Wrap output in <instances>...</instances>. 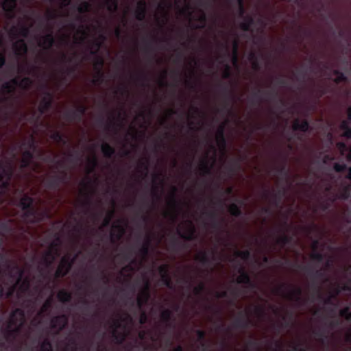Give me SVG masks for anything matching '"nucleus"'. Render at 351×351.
Wrapping results in <instances>:
<instances>
[{
  "instance_id": "f257e3e1",
  "label": "nucleus",
  "mask_w": 351,
  "mask_h": 351,
  "mask_svg": "<svg viewBox=\"0 0 351 351\" xmlns=\"http://www.w3.org/2000/svg\"><path fill=\"white\" fill-rule=\"evenodd\" d=\"M19 206L23 210L21 218L26 224H37L41 223L45 217H49L47 212H38L34 206V198L25 194L19 201Z\"/></svg>"
},
{
  "instance_id": "f03ea898",
  "label": "nucleus",
  "mask_w": 351,
  "mask_h": 351,
  "mask_svg": "<svg viewBox=\"0 0 351 351\" xmlns=\"http://www.w3.org/2000/svg\"><path fill=\"white\" fill-rule=\"evenodd\" d=\"M25 320V313L23 309L17 308L13 310L10 316V319L5 330V339H14L21 332Z\"/></svg>"
},
{
  "instance_id": "7ed1b4c3",
  "label": "nucleus",
  "mask_w": 351,
  "mask_h": 351,
  "mask_svg": "<svg viewBox=\"0 0 351 351\" xmlns=\"http://www.w3.org/2000/svg\"><path fill=\"white\" fill-rule=\"evenodd\" d=\"M13 176L12 166L5 167L0 162V205L3 203V197L10 190L11 180Z\"/></svg>"
},
{
  "instance_id": "20e7f679",
  "label": "nucleus",
  "mask_w": 351,
  "mask_h": 351,
  "mask_svg": "<svg viewBox=\"0 0 351 351\" xmlns=\"http://www.w3.org/2000/svg\"><path fill=\"white\" fill-rule=\"evenodd\" d=\"M68 179L66 171L62 170L59 173H56L46 178L44 184L49 190L57 191L60 189L62 184L67 183Z\"/></svg>"
},
{
  "instance_id": "39448f33",
  "label": "nucleus",
  "mask_w": 351,
  "mask_h": 351,
  "mask_svg": "<svg viewBox=\"0 0 351 351\" xmlns=\"http://www.w3.org/2000/svg\"><path fill=\"white\" fill-rule=\"evenodd\" d=\"M287 287L286 284H281L274 290V293L276 295L283 294L287 298L291 300L300 302L302 294V289L300 287L289 285L291 289L286 293H285V289Z\"/></svg>"
},
{
  "instance_id": "423d86ee",
  "label": "nucleus",
  "mask_w": 351,
  "mask_h": 351,
  "mask_svg": "<svg viewBox=\"0 0 351 351\" xmlns=\"http://www.w3.org/2000/svg\"><path fill=\"white\" fill-rule=\"evenodd\" d=\"M13 268L17 270L18 278L15 285H16V287H19L17 295L18 297L20 298L21 294H25L29 292L31 287V282L29 278L27 277L23 278V276L24 274L23 269L19 268L17 265H14Z\"/></svg>"
},
{
  "instance_id": "0eeeda50",
  "label": "nucleus",
  "mask_w": 351,
  "mask_h": 351,
  "mask_svg": "<svg viewBox=\"0 0 351 351\" xmlns=\"http://www.w3.org/2000/svg\"><path fill=\"white\" fill-rule=\"evenodd\" d=\"M104 64V59L96 55L95 69L96 70V76L92 80L93 84H101L104 81V73L102 71V67Z\"/></svg>"
},
{
  "instance_id": "6e6552de",
  "label": "nucleus",
  "mask_w": 351,
  "mask_h": 351,
  "mask_svg": "<svg viewBox=\"0 0 351 351\" xmlns=\"http://www.w3.org/2000/svg\"><path fill=\"white\" fill-rule=\"evenodd\" d=\"M53 103V95L52 94L47 90L44 92V97L42 98L40 105L38 106V111L40 115L46 113L52 106Z\"/></svg>"
},
{
  "instance_id": "1a4fd4ad",
  "label": "nucleus",
  "mask_w": 351,
  "mask_h": 351,
  "mask_svg": "<svg viewBox=\"0 0 351 351\" xmlns=\"http://www.w3.org/2000/svg\"><path fill=\"white\" fill-rule=\"evenodd\" d=\"M253 325L252 321L249 318L247 313L241 311L239 316L234 319L233 326L236 328L247 329Z\"/></svg>"
},
{
  "instance_id": "9d476101",
  "label": "nucleus",
  "mask_w": 351,
  "mask_h": 351,
  "mask_svg": "<svg viewBox=\"0 0 351 351\" xmlns=\"http://www.w3.org/2000/svg\"><path fill=\"white\" fill-rule=\"evenodd\" d=\"M68 323V317L65 314H62L53 317L51 319V328L57 329L58 332L62 330Z\"/></svg>"
},
{
  "instance_id": "9b49d317",
  "label": "nucleus",
  "mask_w": 351,
  "mask_h": 351,
  "mask_svg": "<svg viewBox=\"0 0 351 351\" xmlns=\"http://www.w3.org/2000/svg\"><path fill=\"white\" fill-rule=\"evenodd\" d=\"M121 221L119 220L117 223L112 226V230L110 232V240L112 243H116L119 241L125 233V228L121 224Z\"/></svg>"
},
{
  "instance_id": "f8f14e48",
  "label": "nucleus",
  "mask_w": 351,
  "mask_h": 351,
  "mask_svg": "<svg viewBox=\"0 0 351 351\" xmlns=\"http://www.w3.org/2000/svg\"><path fill=\"white\" fill-rule=\"evenodd\" d=\"M13 50L18 58L25 57L28 52V47L24 39H19L13 44Z\"/></svg>"
},
{
  "instance_id": "ddd939ff",
  "label": "nucleus",
  "mask_w": 351,
  "mask_h": 351,
  "mask_svg": "<svg viewBox=\"0 0 351 351\" xmlns=\"http://www.w3.org/2000/svg\"><path fill=\"white\" fill-rule=\"evenodd\" d=\"M238 271L240 276L237 278V283L246 284L251 288L256 287V285L252 281L250 276L243 267H240Z\"/></svg>"
},
{
  "instance_id": "4468645a",
  "label": "nucleus",
  "mask_w": 351,
  "mask_h": 351,
  "mask_svg": "<svg viewBox=\"0 0 351 351\" xmlns=\"http://www.w3.org/2000/svg\"><path fill=\"white\" fill-rule=\"evenodd\" d=\"M298 267L305 271L313 280L326 278L325 271L323 269L313 270L309 266L298 265Z\"/></svg>"
},
{
  "instance_id": "2eb2a0df",
  "label": "nucleus",
  "mask_w": 351,
  "mask_h": 351,
  "mask_svg": "<svg viewBox=\"0 0 351 351\" xmlns=\"http://www.w3.org/2000/svg\"><path fill=\"white\" fill-rule=\"evenodd\" d=\"M42 40H39L38 46L45 50H49L55 44V38L51 32L43 36Z\"/></svg>"
},
{
  "instance_id": "dca6fc26",
  "label": "nucleus",
  "mask_w": 351,
  "mask_h": 351,
  "mask_svg": "<svg viewBox=\"0 0 351 351\" xmlns=\"http://www.w3.org/2000/svg\"><path fill=\"white\" fill-rule=\"evenodd\" d=\"M34 153L30 149H25L23 152V157L21 161V168L22 169L29 168L33 162Z\"/></svg>"
},
{
  "instance_id": "f3484780",
  "label": "nucleus",
  "mask_w": 351,
  "mask_h": 351,
  "mask_svg": "<svg viewBox=\"0 0 351 351\" xmlns=\"http://www.w3.org/2000/svg\"><path fill=\"white\" fill-rule=\"evenodd\" d=\"M203 214L212 220V227L213 228H221L223 226L225 219L224 218H221L220 220H219L218 215L216 211H204Z\"/></svg>"
},
{
  "instance_id": "a211bd4d",
  "label": "nucleus",
  "mask_w": 351,
  "mask_h": 351,
  "mask_svg": "<svg viewBox=\"0 0 351 351\" xmlns=\"http://www.w3.org/2000/svg\"><path fill=\"white\" fill-rule=\"evenodd\" d=\"M112 335L114 341L118 344H121L125 338V335L117 332V329L121 327V321L119 319H114L112 322Z\"/></svg>"
},
{
  "instance_id": "6ab92c4d",
  "label": "nucleus",
  "mask_w": 351,
  "mask_h": 351,
  "mask_svg": "<svg viewBox=\"0 0 351 351\" xmlns=\"http://www.w3.org/2000/svg\"><path fill=\"white\" fill-rule=\"evenodd\" d=\"M147 14V4L145 0H140L135 10V17L139 21L145 20Z\"/></svg>"
},
{
  "instance_id": "aec40b11",
  "label": "nucleus",
  "mask_w": 351,
  "mask_h": 351,
  "mask_svg": "<svg viewBox=\"0 0 351 351\" xmlns=\"http://www.w3.org/2000/svg\"><path fill=\"white\" fill-rule=\"evenodd\" d=\"M225 127L226 124L222 123L221 124L217 130L216 134V138L218 145L221 147L222 149H225L226 147V139L225 137Z\"/></svg>"
},
{
  "instance_id": "412c9836",
  "label": "nucleus",
  "mask_w": 351,
  "mask_h": 351,
  "mask_svg": "<svg viewBox=\"0 0 351 351\" xmlns=\"http://www.w3.org/2000/svg\"><path fill=\"white\" fill-rule=\"evenodd\" d=\"M263 95L270 99L277 97V93L274 90L265 91L261 88H256L255 92L253 93V99H257L258 103H261L263 100L261 97Z\"/></svg>"
},
{
  "instance_id": "4be33fe9",
  "label": "nucleus",
  "mask_w": 351,
  "mask_h": 351,
  "mask_svg": "<svg viewBox=\"0 0 351 351\" xmlns=\"http://www.w3.org/2000/svg\"><path fill=\"white\" fill-rule=\"evenodd\" d=\"M292 129L294 131H301L303 132H308L310 129L309 122L306 119L300 121V120L297 119L293 122Z\"/></svg>"
},
{
  "instance_id": "5701e85b",
  "label": "nucleus",
  "mask_w": 351,
  "mask_h": 351,
  "mask_svg": "<svg viewBox=\"0 0 351 351\" xmlns=\"http://www.w3.org/2000/svg\"><path fill=\"white\" fill-rule=\"evenodd\" d=\"M189 223H190L191 228H190L189 230L188 231V232L185 233V232H183L182 231H181L180 229H177V234L180 238H182L186 241H193L195 239V229L194 226H193L191 221H189Z\"/></svg>"
},
{
  "instance_id": "b1692460",
  "label": "nucleus",
  "mask_w": 351,
  "mask_h": 351,
  "mask_svg": "<svg viewBox=\"0 0 351 351\" xmlns=\"http://www.w3.org/2000/svg\"><path fill=\"white\" fill-rule=\"evenodd\" d=\"M16 5V0H4L2 3V8L7 14L13 16Z\"/></svg>"
},
{
  "instance_id": "393cba45",
  "label": "nucleus",
  "mask_w": 351,
  "mask_h": 351,
  "mask_svg": "<svg viewBox=\"0 0 351 351\" xmlns=\"http://www.w3.org/2000/svg\"><path fill=\"white\" fill-rule=\"evenodd\" d=\"M12 222V220L11 219L8 221L0 222V236L4 237L14 232V228L11 225Z\"/></svg>"
},
{
  "instance_id": "a878e982",
  "label": "nucleus",
  "mask_w": 351,
  "mask_h": 351,
  "mask_svg": "<svg viewBox=\"0 0 351 351\" xmlns=\"http://www.w3.org/2000/svg\"><path fill=\"white\" fill-rule=\"evenodd\" d=\"M178 188L175 186H172L171 193L169 195V204L176 208L180 206L181 202L177 198Z\"/></svg>"
},
{
  "instance_id": "bb28decb",
  "label": "nucleus",
  "mask_w": 351,
  "mask_h": 351,
  "mask_svg": "<svg viewBox=\"0 0 351 351\" xmlns=\"http://www.w3.org/2000/svg\"><path fill=\"white\" fill-rule=\"evenodd\" d=\"M162 321L167 324L168 326H171L173 322L174 321L173 315L172 311L169 309H165L162 311L160 314Z\"/></svg>"
},
{
  "instance_id": "cd10ccee",
  "label": "nucleus",
  "mask_w": 351,
  "mask_h": 351,
  "mask_svg": "<svg viewBox=\"0 0 351 351\" xmlns=\"http://www.w3.org/2000/svg\"><path fill=\"white\" fill-rule=\"evenodd\" d=\"M73 262L74 259H71L69 256H64L61 258L58 267L69 272Z\"/></svg>"
},
{
  "instance_id": "c85d7f7f",
  "label": "nucleus",
  "mask_w": 351,
  "mask_h": 351,
  "mask_svg": "<svg viewBox=\"0 0 351 351\" xmlns=\"http://www.w3.org/2000/svg\"><path fill=\"white\" fill-rule=\"evenodd\" d=\"M101 149L106 158H112L115 154V149L108 143H104L101 145Z\"/></svg>"
},
{
  "instance_id": "c756f323",
  "label": "nucleus",
  "mask_w": 351,
  "mask_h": 351,
  "mask_svg": "<svg viewBox=\"0 0 351 351\" xmlns=\"http://www.w3.org/2000/svg\"><path fill=\"white\" fill-rule=\"evenodd\" d=\"M151 237L149 235L147 236L145 241L143 243L142 246L139 249V254L143 258H145L148 256L149 252V247L151 245Z\"/></svg>"
},
{
  "instance_id": "7c9ffc66",
  "label": "nucleus",
  "mask_w": 351,
  "mask_h": 351,
  "mask_svg": "<svg viewBox=\"0 0 351 351\" xmlns=\"http://www.w3.org/2000/svg\"><path fill=\"white\" fill-rule=\"evenodd\" d=\"M19 72H25L27 74H33L36 75L39 72V68L34 65H29L27 63L25 65H21L19 68Z\"/></svg>"
},
{
  "instance_id": "2f4dec72",
  "label": "nucleus",
  "mask_w": 351,
  "mask_h": 351,
  "mask_svg": "<svg viewBox=\"0 0 351 351\" xmlns=\"http://www.w3.org/2000/svg\"><path fill=\"white\" fill-rule=\"evenodd\" d=\"M99 37V40H94L92 42V46L95 49H91L90 53L93 56L97 55L98 51L100 49V47H101L102 42L106 40V37L103 34H101Z\"/></svg>"
},
{
  "instance_id": "473e14b6",
  "label": "nucleus",
  "mask_w": 351,
  "mask_h": 351,
  "mask_svg": "<svg viewBox=\"0 0 351 351\" xmlns=\"http://www.w3.org/2000/svg\"><path fill=\"white\" fill-rule=\"evenodd\" d=\"M199 169L202 174L204 176L211 174V166L209 165L207 158H205L200 161Z\"/></svg>"
},
{
  "instance_id": "72a5a7b5",
  "label": "nucleus",
  "mask_w": 351,
  "mask_h": 351,
  "mask_svg": "<svg viewBox=\"0 0 351 351\" xmlns=\"http://www.w3.org/2000/svg\"><path fill=\"white\" fill-rule=\"evenodd\" d=\"M57 297L58 300L62 303L69 302L72 300L71 293L64 289L60 290L58 293Z\"/></svg>"
},
{
  "instance_id": "f704fd0d",
  "label": "nucleus",
  "mask_w": 351,
  "mask_h": 351,
  "mask_svg": "<svg viewBox=\"0 0 351 351\" xmlns=\"http://www.w3.org/2000/svg\"><path fill=\"white\" fill-rule=\"evenodd\" d=\"M196 335L197 336L198 341H200V345L202 348L203 351H208V345L205 341V338L206 336V333L203 330H197L196 331Z\"/></svg>"
},
{
  "instance_id": "c9c22d12",
  "label": "nucleus",
  "mask_w": 351,
  "mask_h": 351,
  "mask_svg": "<svg viewBox=\"0 0 351 351\" xmlns=\"http://www.w3.org/2000/svg\"><path fill=\"white\" fill-rule=\"evenodd\" d=\"M50 138L54 141L59 143H62L63 145H66L67 143L66 137L63 134L58 131H53L51 134Z\"/></svg>"
},
{
  "instance_id": "e433bc0d",
  "label": "nucleus",
  "mask_w": 351,
  "mask_h": 351,
  "mask_svg": "<svg viewBox=\"0 0 351 351\" xmlns=\"http://www.w3.org/2000/svg\"><path fill=\"white\" fill-rule=\"evenodd\" d=\"M195 258L204 265H208L210 263L208 252L205 250L200 252Z\"/></svg>"
},
{
  "instance_id": "4c0bfd02",
  "label": "nucleus",
  "mask_w": 351,
  "mask_h": 351,
  "mask_svg": "<svg viewBox=\"0 0 351 351\" xmlns=\"http://www.w3.org/2000/svg\"><path fill=\"white\" fill-rule=\"evenodd\" d=\"M86 110V107L82 104L78 105L75 110H72L73 112H75V114H73L75 118V121H80Z\"/></svg>"
},
{
  "instance_id": "58836bf2",
  "label": "nucleus",
  "mask_w": 351,
  "mask_h": 351,
  "mask_svg": "<svg viewBox=\"0 0 351 351\" xmlns=\"http://www.w3.org/2000/svg\"><path fill=\"white\" fill-rule=\"evenodd\" d=\"M255 349L256 350H260L261 349V346L260 342L256 338L251 337L246 343L245 345V350H250L251 349Z\"/></svg>"
},
{
  "instance_id": "ea45409f",
  "label": "nucleus",
  "mask_w": 351,
  "mask_h": 351,
  "mask_svg": "<svg viewBox=\"0 0 351 351\" xmlns=\"http://www.w3.org/2000/svg\"><path fill=\"white\" fill-rule=\"evenodd\" d=\"M293 237L286 234L285 232L276 239V243L280 245L282 247L291 243Z\"/></svg>"
},
{
  "instance_id": "a19ab883",
  "label": "nucleus",
  "mask_w": 351,
  "mask_h": 351,
  "mask_svg": "<svg viewBox=\"0 0 351 351\" xmlns=\"http://www.w3.org/2000/svg\"><path fill=\"white\" fill-rule=\"evenodd\" d=\"M228 210L231 215L239 217L243 214L241 207L237 204L232 203L228 207Z\"/></svg>"
},
{
  "instance_id": "79ce46f5",
  "label": "nucleus",
  "mask_w": 351,
  "mask_h": 351,
  "mask_svg": "<svg viewBox=\"0 0 351 351\" xmlns=\"http://www.w3.org/2000/svg\"><path fill=\"white\" fill-rule=\"evenodd\" d=\"M105 4L110 12L114 13L117 11L118 0H106Z\"/></svg>"
},
{
  "instance_id": "37998d69",
  "label": "nucleus",
  "mask_w": 351,
  "mask_h": 351,
  "mask_svg": "<svg viewBox=\"0 0 351 351\" xmlns=\"http://www.w3.org/2000/svg\"><path fill=\"white\" fill-rule=\"evenodd\" d=\"M33 84V80L29 77H25L20 80V88L28 90Z\"/></svg>"
},
{
  "instance_id": "c03bdc74",
  "label": "nucleus",
  "mask_w": 351,
  "mask_h": 351,
  "mask_svg": "<svg viewBox=\"0 0 351 351\" xmlns=\"http://www.w3.org/2000/svg\"><path fill=\"white\" fill-rule=\"evenodd\" d=\"M0 262L4 263V266L5 267V269L7 271H8V273L10 276H11V269H14L13 267H12L10 264V260L7 258L6 255L3 253L0 252Z\"/></svg>"
},
{
  "instance_id": "a18cd8bd",
  "label": "nucleus",
  "mask_w": 351,
  "mask_h": 351,
  "mask_svg": "<svg viewBox=\"0 0 351 351\" xmlns=\"http://www.w3.org/2000/svg\"><path fill=\"white\" fill-rule=\"evenodd\" d=\"M286 193L285 189H280L276 193H272V197L274 199V203L276 206H278L281 201L282 196L285 195Z\"/></svg>"
},
{
  "instance_id": "49530a36",
  "label": "nucleus",
  "mask_w": 351,
  "mask_h": 351,
  "mask_svg": "<svg viewBox=\"0 0 351 351\" xmlns=\"http://www.w3.org/2000/svg\"><path fill=\"white\" fill-rule=\"evenodd\" d=\"M41 351H53V347L51 341L48 338H45L40 345Z\"/></svg>"
},
{
  "instance_id": "de8ad7c7",
  "label": "nucleus",
  "mask_w": 351,
  "mask_h": 351,
  "mask_svg": "<svg viewBox=\"0 0 351 351\" xmlns=\"http://www.w3.org/2000/svg\"><path fill=\"white\" fill-rule=\"evenodd\" d=\"M25 146H27L28 147L27 149H30L34 152L37 148L34 137L32 136L28 141L23 142L21 143V147Z\"/></svg>"
},
{
  "instance_id": "09e8293b",
  "label": "nucleus",
  "mask_w": 351,
  "mask_h": 351,
  "mask_svg": "<svg viewBox=\"0 0 351 351\" xmlns=\"http://www.w3.org/2000/svg\"><path fill=\"white\" fill-rule=\"evenodd\" d=\"M61 243V239L58 234L55 235V239L50 245V248L54 250L56 255L59 254L58 247Z\"/></svg>"
},
{
  "instance_id": "8fccbe9b",
  "label": "nucleus",
  "mask_w": 351,
  "mask_h": 351,
  "mask_svg": "<svg viewBox=\"0 0 351 351\" xmlns=\"http://www.w3.org/2000/svg\"><path fill=\"white\" fill-rule=\"evenodd\" d=\"M235 255L237 257H239L243 261H247L250 259L251 256V253L249 250H245L243 251L237 250L235 252Z\"/></svg>"
},
{
  "instance_id": "3c124183",
  "label": "nucleus",
  "mask_w": 351,
  "mask_h": 351,
  "mask_svg": "<svg viewBox=\"0 0 351 351\" xmlns=\"http://www.w3.org/2000/svg\"><path fill=\"white\" fill-rule=\"evenodd\" d=\"M90 4L87 1H83L77 8L80 14H84L89 12Z\"/></svg>"
},
{
  "instance_id": "603ef678",
  "label": "nucleus",
  "mask_w": 351,
  "mask_h": 351,
  "mask_svg": "<svg viewBox=\"0 0 351 351\" xmlns=\"http://www.w3.org/2000/svg\"><path fill=\"white\" fill-rule=\"evenodd\" d=\"M238 49H239V42L237 40H234L233 42V56H232V62L234 64H237L238 62Z\"/></svg>"
},
{
  "instance_id": "864d4df0",
  "label": "nucleus",
  "mask_w": 351,
  "mask_h": 351,
  "mask_svg": "<svg viewBox=\"0 0 351 351\" xmlns=\"http://www.w3.org/2000/svg\"><path fill=\"white\" fill-rule=\"evenodd\" d=\"M339 315L344 317L346 320H351V311L349 306H346L339 311Z\"/></svg>"
},
{
  "instance_id": "5fc2aeb1",
  "label": "nucleus",
  "mask_w": 351,
  "mask_h": 351,
  "mask_svg": "<svg viewBox=\"0 0 351 351\" xmlns=\"http://www.w3.org/2000/svg\"><path fill=\"white\" fill-rule=\"evenodd\" d=\"M161 280L165 286L169 289H173L174 286L171 279L169 274L160 277Z\"/></svg>"
},
{
  "instance_id": "6e6d98bb",
  "label": "nucleus",
  "mask_w": 351,
  "mask_h": 351,
  "mask_svg": "<svg viewBox=\"0 0 351 351\" xmlns=\"http://www.w3.org/2000/svg\"><path fill=\"white\" fill-rule=\"evenodd\" d=\"M1 90L6 94H13L15 91L11 83H9L8 82L2 84Z\"/></svg>"
},
{
  "instance_id": "4d7b16f0",
  "label": "nucleus",
  "mask_w": 351,
  "mask_h": 351,
  "mask_svg": "<svg viewBox=\"0 0 351 351\" xmlns=\"http://www.w3.org/2000/svg\"><path fill=\"white\" fill-rule=\"evenodd\" d=\"M158 271L160 277L169 274V265L168 264H163L158 267Z\"/></svg>"
},
{
  "instance_id": "13d9d810",
  "label": "nucleus",
  "mask_w": 351,
  "mask_h": 351,
  "mask_svg": "<svg viewBox=\"0 0 351 351\" xmlns=\"http://www.w3.org/2000/svg\"><path fill=\"white\" fill-rule=\"evenodd\" d=\"M201 12L202 14L198 18V21L200 22L201 25L196 26L195 28L203 29L205 27L206 23L207 21V16L203 10H202Z\"/></svg>"
},
{
  "instance_id": "bf43d9fd",
  "label": "nucleus",
  "mask_w": 351,
  "mask_h": 351,
  "mask_svg": "<svg viewBox=\"0 0 351 351\" xmlns=\"http://www.w3.org/2000/svg\"><path fill=\"white\" fill-rule=\"evenodd\" d=\"M114 211L111 210L110 212H109L108 215L104 219V221L102 223V226L104 227H108L110 226L111 220H112V217H114Z\"/></svg>"
},
{
  "instance_id": "052dcab7",
  "label": "nucleus",
  "mask_w": 351,
  "mask_h": 351,
  "mask_svg": "<svg viewBox=\"0 0 351 351\" xmlns=\"http://www.w3.org/2000/svg\"><path fill=\"white\" fill-rule=\"evenodd\" d=\"M85 199L82 202V206L85 208H88L92 204L91 194L89 193H84Z\"/></svg>"
},
{
  "instance_id": "680f3d73",
  "label": "nucleus",
  "mask_w": 351,
  "mask_h": 351,
  "mask_svg": "<svg viewBox=\"0 0 351 351\" xmlns=\"http://www.w3.org/2000/svg\"><path fill=\"white\" fill-rule=\"evenodd\" d=\"M205 285L201 282L193 288V293L196 295H200L205 291Z\"/></svg>"
},
{
  "instance_id": "e2e57ef3",
  "label": "nucleus",
  "mask_w": 351,
  "mask_h": 351,
  "mask_svg": "<svg viewBox=\"0 0 351 351\" xmlns=\"http://www.w3.org/2000/svg\"><path fill=\"white\" fill-rule=\"evenodd\" d=\"M311 258L318 263H322L324 261V256L320 252H314L311 254Z\"/></svg>"
},
{
  "instance_id": "0e129e2a",
  "label": "nucleus",
  "mask_w": 351,
  "mask_h": 351,
  "mask_svg": "<svg viewBox=\"0 0 351 351\" xmlns=\"http://www.w3.org/2000/svg\"><path fill=\"white\" fill-rule=\"evenodd\" d=\"M29 34V27L26 25H21L19 29V34L24 38H27Z\"/></svg>"
},
{
  "instance_id": "69168bd1",
  "label": "nucleus",
  "mask_w": 351,
  "mask_h": 351,
  "mask_svg": "<svg viewBox=\"0 0 351 351\" xmlns=\"http://www.w3.org/2000/svg\"><path fill=\"white\" fill-rule=\"evenodd\" d=\"M69 274L66 270H64L60 267H58L56 271H55V278H60L66 276Z\"/></svg>"
},
{
  "instance_id": "338daca9",
  "label": "nucleus",
  "mask_w": 351,
  "mask_h": 351,
  "mask_svg": "<svg viewBox=\"0 0 351 351\" xmlns=\"http://www.w3.org/2000/svg\"><path fill=\"white\" fill-rule=\"evenodd\" d=\"M348 167L346 164L335 163L334 169L336 172L340 173L347 170Z\"/></svg>"
},
{
  "instance_id": "774afa93",
  "label": "nucleus",
  "mask_w": 351,
  "mask_h": 351,
  "mask_svg": "<svg viewBox=\"0 0 351 351\" xmlns=\"http://www.w3.org/2000/svg\"><path fill=\"white\" fill-rule=\"evenodd\" d=\"M51 304H52V299L51 298L47 299L43 305L42 306L41 311L43 313L48 311L51 308Z\"/></svg>"
}]
</instances>
